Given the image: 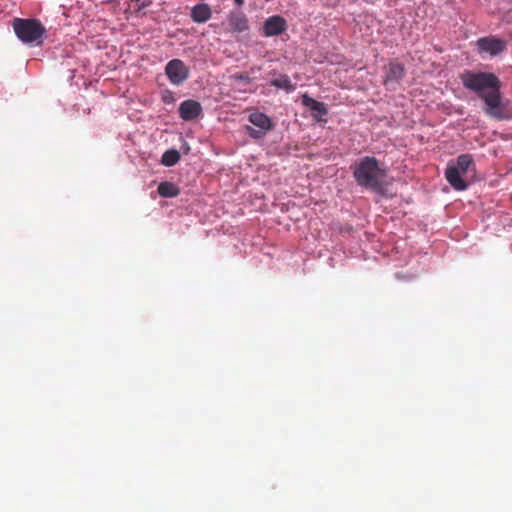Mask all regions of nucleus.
<instances>
[{
    "label": "nucleus",
    "instance_id": "nucleus-9",
    "mask_svg": "<svg viewBox=\"0 0 512 512\" xmlns=\"http://www.w3.org/2000/svg\"><path fill=\"white\" fill-rule=\"evenodd\" d=\"M287 28L286 20L279 16L274 15L266 19L263 25V34L266 37L277 36L282 34Z\"/></svg>",
    "mask_w": 512,
    "mask_h": 512
},
{
    "label": "nucleus",
    "instance_id": "nucleus-5",
    "mask_svg": "<svg viewBox=\"0 0 512 512\" xmlns=\"http://www.w3.org/2000/svg\"><path fill=\"white\" fill-rule=\"evenodd\" d=\"M165 74L173 85H181L189 77V68L180 59L170 60L165 67Z\"/></svg>",
    "mask_w": 512,
    "mask_h": 512
},
{
    "label": "nucleus",
    "instance_id": "nucleus-3",
    "mask_svg": "<svg viewBox=\"0 0 512 512\" xmlns=\"http://www.w3.org/2000/svg\"><path fill=\"white\" fill-rule=\"evenodd\" d=\"M12 27L18 39L30 46H40L46 35V28L35 18H14Z\"/></svg>",
    "mask_w": 512,
    "mask_h": 512
},
{
    "label": "nucleus",
    "instance_id": "nucleus-4",
    "mask_svg": "<svg viewBox=\"0 0 512 512\" xmlns=\"http://www.w3.org/2000/svg\"><path fill=\"white\" fill-rule=\"evenodd\" d=\"M470 169H475L473 156L470 154H461L457 157L455 164H448L445 171V178L455 190H466L468 184L462 176L466 175Z\"/></svg>",
    "mask_w": 512,
    "mask_h": 512
},
{
    "label": "nucleus",
    "instance_id": "nucleus-8",
    "mask_svg": "<svg viewBox=\"0 0 512 512\" xmlns=\"http://www.w3.org/2000/svg\"><path fill=\"white\" fill-rule=\"evenodd\" d=\"M179 116L184 121H192L202 114V106L196 100H185L179 105Z\"/></svg>",
    "mask_w": 512,
    "mask_h": 512
},
{
    "label": "nucleus",
    "instance_id": "nucleus-1",
    "mask_svg": "<svg viewBox=\"0 0 512 512\" xmlns=\"http://www.w3.org/2000/svg\"><path fill=\"white\" fill-rule=\"evenodd\" d=\"M463 86L476 92L483 100L484 112L495 119L502 120L509 118L506 104L501 97V81L491 72H473L466 70L461 74Z\"/></svg>",
    "mask_w": 512,
    "mask_h": 512
},
{
    "label": "nucleus",
    "instance_id": "nucleus-11",
    "mask_svg": "<svg viewBox=\"0 0 512 512\" xmlns=\"http://www.w3.org/2000/svg\"><path fill=\"white\" fill-rule=\"evenodd\" d=\"M212 16V10L207 3H199L192 7L190 17L195 23H205Z\"/></svg>",
    "mask_w": 512,
    "mask_h": 512
},
{
    "label": "nucleus",
    "instance_id": "nucleus-10",
    "mask_svg": "<svg viewBox=\"0 0 512 512\" xmlns=\"http://www.w3.org/2000/svg\"><path fill=\"white\" fill-rule=\"evenodd\" d=\"M405 68L403 64L398 62H391L388 65L384 84L388 89H395V86L404 77Z\"/></svg>",
    "mask_w": 512,
    "mask_h": 512
},
{
    "label": "nucleus",
    "instance_id": "nucleus-18",
    "mask_svg": "<svg viewBox=\"0 0 512 512\" xmlns=\"http://www.w3.org/2000/svg\"><path fill=\"white\" fill-rule=\"evenodd\" d=\"M247 132L253 138H261L266 133V131H263L261 129L260 130H256V129L250 127V126L247 127Z\"/></svg>",
    "mask_w": 512,
    "mask_h": 512
},
{
    "label": "nucleus",
    "instance_id": "nucleus-13",
    "mask_svg": "<svg viewBox=\"0 0 512 512\" xmlns=\"http://www.w3.org/2000/svg\"><path fill=\"white\" fill-rule=\"evenodd\" d=\"M248 119L254 126L266 132L273 126L271 119L262 112H253L249 115Z\"/></svg>",
    "mask_w": 512,
    "mask_h": 512
},
{
    "label": "nucleus",
    "instance_id": "nucleus-2",
    "mask_svg": "<svg viewBox=\"0 0 512 512\" xmlns=\"http://www.w3.org/2000/svg\"><path fill=\"white\" fill-rule=\"evenodd\" d=\"M356 183L368 190L380 191L385 185L386 170L375 157L365 156L353 170Z\"/></svg>",
    "mask_w": 512,
    "mask_h": 512
},
{
    "label": "nucleus",
    "instance_id": "nucleus-14",
    "mask_svg": "<svg viewBox=\"0 0 512 512\" xmlns=\"http://www.w3.org/2000/svg\"><path fill=\"white\" fill-rule=\"evenodd\" d=\"M157 191L160 196L165 197V198L176 197L180 193L179 187L177 185H175L174 183H171L168 181L161 182L158 185Z\"/></svg>",
    "mask_w": 512,
    "mask_h": 512
},
{
    "label": "nucleus",
    "instance_id": "nucleus-17",
    "mask_svg": "<svg viewBox=\"0 0 512 512\" xmlns=\"http://www.w3.org/2000/svg\"><path fill=\"white\" fill-rule=\"evenodd\" d=\"M231 80L241 82L243 84H250L252 79L250 78L249 74L246 72L241 73H235L230 76Z\"/></svg>",
    "mask_w": 512,
    "mask_h": 512
},
{
    "label": "nucleus",
    "instance_id": "nucleus-7",
    "mask_svg": "<svg viewBox=\"0 0 512 512\" xmlns=\"http://www.w3.org/2000/svg\"><path fill=\"white\" fill-rule=\"evenodd\" d=\"M477 46L481 52L488 53L492 56L498 55L506 49L505 41L494 36L479 38L477 40Z\"/></svg>",
    "mask_w": 512,
    "mask_h": 512
},
{
    "label": "nucleus",
    "instance_id": "nucleus-16",
    "mask_svg": "<svg viewBox=\"0 0 512 512\" xmlns=\"http://www.w3.org/2000/svg\"><path fill=\"white\" fill-rule=\"evenodd\" d=\"M271 85L279 89H284L287 92L295 90V85L292 84L288 75H281L279 78L273 79Z\"/></svg>",
    "mask_w": 512,
    "mask_h": 512
},
{
    "label": "nucleus",
    "instance_id": "nucleus-6",
    "mask_svg": "<svg viewBox=\"0 0 512 512\" xmlns=\"http://www.w3.org/2000/svg\"><path fill=\"white\" fill-rule=\"evenodd\" d=\"M227 31L243 33L249 30V20L241 10H231L227 15Z\"/></svg>",
    "mask_w": 512,
    "mask_h": 512
},
{
    "label": "nucleus",
    "instance_id": "nucleus-19",
    "mask_svg": "<svg viewBox=\"0 0 512 512\" xmlns=\"http://www.w3.org/2000/svg\"><path fill=\"white\" fill-rule=\"evenodd\" d=\"M234 2L238 7H242L245 3L244 0H234Z\"/></svg>",
    "mask_w": 512,
    "mask_h": 512
},
{
    "label": "nucleus",
    "instance_id": "nucleus-12",
    "mask_svg": "<svg viewBox=\"0 0 512 512\" xmlns=\"http://www.w3.org/2000/svg\"><path fill=\"white\" fill-rule=\"evenodd\" d=\"M302 103L313 112V117L317 120H321L322 117L328 113V110L323 102H319L307 94L302 96Z\"/></svg>",
    "mask_w": 512,
    "mask_h": 512
},
{
    "label": "nucleus",
    "instance_id": "nucleus-15",
    "mask_svg": "<svg viewBox=\"0 0 512 512\" xmlns=\"http://www.w3.org/2000/svg\"><path fill=\"white\" fill-rule=\"evenodd\" d=\"M180 160V153L175 149L167 150L163 153L161 163L167 167L174 166Z\"/></svg>",
    "mask_w": 512,
    "mask_h": 512
}]
</instances>
